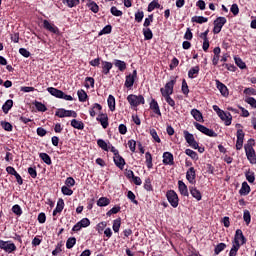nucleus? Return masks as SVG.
Returning a JSON list of instances; mask_svg holds the SVG:
<instances>
[{"label":"nucleus","mask_w":256,"mask_h":256,"mask_svg":"<svg viewBox=\"0 0 256 256\" xmlns=\"http://www.w3.org/2000/svg\"><path fill=\"white\" fill-rule=\"evenodd\" d=\"M245 177L248 183H255V172H251L250 170H248L247 172H245Z\"/></svg>","instance_id":"nucleus-46"},{"label":"nucleus","mask_w":256,"mask_h":256,"mask_svg":"<svg viewBox=\"0 0 256 256\" xmlns=\"http://www.w3.org/2000/svg\"><path fill=\"white\" fill-rule=\"evenodd\" d=\"M245 149L246 157L250 163H255L256 159V154H255V149L251 146H248Z\"/></svg>","instance_id":"nucleus-16"},{"label":"nucleus","mask_w":256,"mask_h":256,"mask_svg":"<svg viewBox=\"0 0 256 256\" xmlns=\"http://www.w3.org/2000/svg\"><path fill=\"white\" fill-rule=\"evenodd\" d=\"M245 103H248L252 109H256V99L254 97H247Z\"/></svg>","instance_id":"nucleus-62"},{"label":"nucleus","mask_w":256,"mask_h":256,"mask_svg":"<svg viewBox=\"0 0 256 256\" xmlns=\"http://www.w3.org/2000/svg\"><path fill=\"white\" fill-rule=\"evenodd\" d=\"M0 249H2V251H5V253L11 254L17 251V246L15 245V243L11 242V240H0Z\"/></svg>","instance_id":"nucleus-5"},{"label":"nucleus","mask_w":256,"mask_h":256,"mask_svg":"<svg viewBox=\"0 0 256 256\" xmlns=\"http://www.w3.org/2000/svg\"><path fill=\"white\" fill-rule=\"evenodd\" d=\"M199 71H201V68H199V65L192 67L188 71V77L189 79H195L199 76Z\"/></svg>","instance_id":"nucleus-24"},{"label":"nucleus","mask_w":256,"mask_h":256,"mask_svg":"<svg viewBox=\"0 0 256 256\" xmlns=\"http://www.w3.org/2000/svg\"><path fill=\"white\" fill-rule=\"evenodd\" d=\"M127 101L132 107H139V105H145V97L143 95L130 94L127 96Z\"/></svg>","instance_id":"nucleus-2"},{"label":"nucleus","mask_w":256,"mask_h":256,"mask_svg":"<svg viewBox=\"0 0 256 256\" xmlns=\"http://www.w3.org/2000/svg\"><path fill=\"white\" fill-rule=\"evenodd\" d=\"M178 191L183 197H189V188H187V184L183 180L178 181Z\"/></svg>","instance_id":"nucleus-14"},{"label":"nucleus","mask_w":256,"mask_h":256,"mask_svg":"<svg viewBox=\"0 0 256 256\" xmlns=\"http://www.w3.org/2000/svg\"><path fill=\"white\" fill-rule=\"evenodd\" d=\"M239 249H241V244H235L233 243L232 248L229 252V256H236L239 252Z\"/></svg>","instance_id":"nucleus-45"},{"label":"nucleus","mask_w":256,"mask_h":256,"mask_svg":"<svg viewBox=\"0 0 256 256\" xmlns=\"http://www.w3.org/2000/svg\"><path fill=\"white\" fill-rule=\"evenodd\" d=\"M43 27L46 29V31H49L54 35H61L59 27H57L55 24H51L49 20H43Z\"/></svg>","instance_id":"nucleus-9"},{"label":"nucleus","mask_w":256,"mask_h":256,"mask_svg":"<svg viewBox=\"0 0 256 256\" xmlns=\"http://www.w3.org/2000/svg\"><path fill=\"white\" fill-rule=\"evenodd\" d=\"M63 3L67 5L70 9H73V7H77L79 3H81L80 0H63Z\"/></svg>","instance_id":"nucleus-42"},{"label":"nucleus","mask_w":256,"mask_h":256,"mask_svg":"<svg viewBox=\"0 0 256 256\" xmlns=\"http://www.w3.org/2000/svg\"><path fill=\"white\" fill-rule=\"evenodd\" d=\"M191 115L195 119V121H198L199 123L203 122V114L198 109H192Z\"/></svg>","instance_id":"nucleus-27"},{"label":"nucleus","mask_w":256,"mask_h":256,"mask_svg":"<svg viewBox=\"0 0 256 256\" xmlns=\"http://www.w3.org/2000/svg\"><path fill=\"white\" fill-rule=\"evenodd\" d=\"M124 85L127 89H131V87L135 85V78H133V76L127 75Z\"/></svg>","instance_id":"nucleus-37"},{"label":"nucleus","mask_w":256,"mask_h":256,"mask_svg":"<svg viewBox=\"0 0 256 256\" xmlns=\"http://www.w3.org/2000/svg\"><path fill=\"white\" fill-rule=\"evenodd\" d=\"M145 159H146V167H148V169H153V155H151V152L145 153Z\"/></svg>","instance_id":"nucleus-34"},{"label":"nucleus","mask_w":256,"mask_h":256,"mask_svg":"<svg viewBox=\"0 0 256 256\" xmlns=\"http://www.w3.org/2000/svg\"><path fill=\"white\" fill-rule=\"evenodd\" d=\"M61 192L63 193V195H73V191L71 190V188H69V186H62Z\"/></svg>","instance_id":"nucleus-64"},{"label":"nucleus","mask_w":256,"mask_h":256,"mask_svg":"<svg viewBox=\"0 0 256 256\" xmlns=\"http://www.w3.org/2000/svg\"><path fill=\"white\" fill-rule=\"evenodd\" d=\"M96 120L99 121L103 129H107L109 127V116L107 114L105 113L99 114Z\"/></svg>","instance_id":"nucleus-15"},{"label":"nucleus","mask_w":256,"mask_h":256,"mask_svg":"<svg viewBox=\"0 0 256 256\" xmlns=\"http://www.w3.org/2000/svg\"><path fill=\"white\" fill-rule=\"evenodd\" d=\"M216 87L220 91L222 97H229V89L219 80H215Z\"/></svg>","instance_id":"nucleus-12"},{"label":"nucleus","mask_w":256,"mask_h":256,"mask_svg":"<svg viewBox=\"0 0 256 256\" xmlns=\"http://www.w3.org/2000/svg\"><path fill=\"white\" fill-rule=\"evenodd\" d=\"M183 135L186 143H188V145L192 147V149H197L199 147V143L195 140V136H193V134H191L187 130H184Z\"/></svg>","instance_id":"nucleus-6"},{"label":"nucleus","mask_w":256,"mask_h":256,"mask_svg":"<svg viewBox=\"0 0 256 256\" xmlns=\"http://www.w3.org/2000/svg\"><path fill=\"white\" fill-rule=\"evenodd\" d=\"M71 127H73L74 129H78L79 131H83V129H85V124L83 123V121L72 119Z\"/></svg>","instance_id":"nucleus-26"},{"label":"nucleus","mask_w":256,"mask_h":256,"mask_svg":"<svg viewBox=\"0 0 256 256\" xmlns=\"http://www.w3.org/2000/svg\"><path fill=\"white\" fill-rule=\"evenodd\" d=\"M77 243V239L75 237H70L66 241V249H73Z\"/></svg>","instance_id":"nucleus-44"},{"label":"nucleus","mask_w":256,"mask_h":256,"mask_svg":"<svg viewBox=\"0 0 256 256\" xmlns=\"http://www.w3.org/2000/svg\"><path fill=\"white\" fill-rule=\"evenodd\" d=\"M12 212L14 213V215H17L18 217H21L23 215V209H21V206H19L18 204H15L12 207Z\"/></svg>","instance_id":"nucleus-51"},{"label":"nucleus","mask_w":256,"mask_h":256,"mask_svg":"<svg viewBox=\"0 0 256 256\" xmlns=\"http://www.w3.org/2000/svg\"><path fill=\"white\" fill-rule=\"evenodd\" d=\"M56 117H60V119H63L64 117H73L74 119H77V112L75 110H65V108H60L55 113Z\"/></svg>","instance_id":"nucleus-7"},{"label":"nucleus","mask_w":256,"mask_h":256,"mask_svg":"<svg viewBox=\"0 0 256 256\" xmlns=\"http://www.w3.org/2000/svg\"><path fill=\"white\" fill-rule=\"evenodd\" d=\"M225 249H227V244L221 242V243H219L218 245L215 246L214 254L219 255V253H221L222 251H225Z\"/></svg>","instance_id":"nucleus-38"},{"label":"nucleus","mask_w":256,"mask_h":256,"mask_svg":"<svg viewBox=\"0 0 256 256\" xmlns=\"http://www.w3.org/2000/svg\"><path fill=\"white\" fill-rule=\"evenodd\" d=\"M128 147L132 153H135L137 149V141L131 139L128 141Z\"/></svg>","instance_id":"nucleus-61"},{"label":"nucleus","mask_w":256,"mask_h":256,"mask_svg":"<svg viewBox=\"0 0 256 256\" xmlns=\"http://www.w3.org/2000/svg\"><path fill=\"white\" fill-rule=\"evenodd\" d=\"M197 177V174L195 172V168L194 167H190L188 169V171L186 172V179L189 183H191V185H195V183H197V181L195 180Z\"/></svg>","instance_id":"nucleus-11"},{"label":"nucleus","mask_w":256,"mask_h":256,"mask_svg":"<svg viewBox=\"0 0 256 256\" xmlns=\"http://www.w3.org/2000/svg\"><path fill=\"white\" fill-rule=\"evenodd\" d=\"M12 108H13V100L9 99L3 104L2 111L3 113H5V115H7V113H9V111H11Z\"/></svg>","instance_id":"nucleus-29"},{"label":"nucleus","mask_w":256,"mask_h":256,"mask_svg":"<svg viewBox=\"0 0 256 256\" xmlns=\"http://www.w3.org/2000/svg\"><path fill=\"white\" fill-rule=\"evenodd\" d=\"M150 109L151 111H153V113H155V115H159V117H161V108H159V103L157 102V100H151Z\"/></svg>","instance_id":"nucleus-21"},{"label":"nucleus","mask_w":256,"mask_h":256,"mask_svg":"<svg viewBox=\"0 0 256 256\" xmlns=\"http://www.w3.org/2000/svg\"><path fill=\"white\" fill-rule=\"evenodd\" d=\"M1 127L4 129V131H13V125H11L9 122L2 121Z\"/></svg>","instance_id":"nucleus-63"},{"label":"nucleus","mask_w":256,"mask_h":256,"mask_svg":"<svg viewBox=\"0 0 256 256\" xmlns=\"http://www.w3.org/2000/svg\"><path fill=\"white\" fill-rule=\"evenodd\" d=\"M166 198L168 203H170L171 207L174 209H177L179 207V195H177V192L175 190H168L166 192Z\"/></svg>","instance_id":"nucleus-3"},{"label":"nucleus","mask_w":256,"mask_h":256,"mask_svg":"<svg viewBox=\"0 0 256 256\" xmlns=\"http://www.w3.org/2000/svg\"><path fill=\"white\" fill-rule=\"evenodd\" d=\"M207 21H209V19L203 16H193L191 18L192 23H198L199 25H203V23H207Z\"/></svg>","instance_id":"nucleus-32"},{"label":"nucleus","mask_w":256,"mask_h":256,"mask_svg":"<svg viewBox=\"0 0 256 256\" xmlns=\"http://www.w3.org/2000/svg\"><path fill=\"white\" fill-rule=\"evenodd\" d=\"M127 198L134 203V205H139V201H137L135 193L129 190L127 193Z\"/></svg>","instance_id":"nucleus-56"},{"label":"nucleus","mask_w":256,"mask_h":256,"mask_svg":"<svg viewBox=\"0 0 256 256\" xmlns=\"http://www.w3.org/2000/svg\"><path fill=\"white\" fill-rule=\"evenodd\" d=\"M88 9H90V11H92V13H99V5H97V3H95L94 1L89 2L87 4Z\"/></svg>","instance_id":"nucleus-47"},{"label":"nucleus","mask_w":256,"mask_h":256,"mask_svg":"<svg viewBox=\"0 0 256 256\" xmlns=\"http://www.w3.org/2000/svg\"><path fill=\"white\" fill-rule=\"evenodd\" d=\"M63 242H59L57 245H56V248L52 251V255L53 256H57L59 255V253H61V251H63Z\"/></svg>","instance_id":"nucleus-60"},{"label":"nucleus","mask_w":256,"mask_h":256,"mask_svg":"<svg viewBox=\"0 0 256 256\" xmlns=\"http://www.w3.org/2000/svg\"><path fill=\"white\" fill-rule=\"evenodd\" d=\"M114 163L116 165V167H118V169H120L121 171H123V169H125V158L120 156V154H118L117 156H114Z\"/></svg>","instance_id":"nucleus-18"},{"label":"nucleus","mask_w":256,"mask_h":256,"mask_svg":"<svg viewBox=\"0 0 256 256\" xmlns=\"http://www.w3.org/2000/svg\"><path fill=\"white\" fill-rule=\"evenodd\" d=\"M189 192L192 195L196 201H201L203 199V195L201 194V191L197 189L195 186H189Z\"/></svg>","instance_id":"nucleus-17"},{"label":"nucleus","mask_w":256,"mask_h":256,"mask_svg":"<svg viewBox=\"0 0 256 256\" xmlns=\"http://www.w3.org/2000/svg\"><path fill=\"white\" fill-rule=\"evenodd\" d=\"M185 154L188 155V157H191L193 159V161L199 160V155L197 154V152H195L189 148L185 150Z\"/></svg>","instance_id":"nucleus-41"},{"label":"nucleus","mask_w":256,"mask_h":256,"mask_svg":"<svg viewBox=\"0 0 256 256\" xmlns=\"http://www.w3.org/2000/svg\"><path fill=\"white\" fill-rule=\"evenodd\" d=\"M249 193H251V186L247 182H243L239 194L245 197Z\"/></svg>","instance_id":"nucleus-25"},{"label":"nucleus","mask_w":256,"mask_h":256,"mask_svg":"<svg viewBox=\"0 0 256 256\" xmlns=\"http://www.w3.org/2000/svg\"><path fill=\"white\" fill-rule=\"evenodd\" d=\"M111 69H113V63L102 60V73L103 75H109Z\"/></svg>","instance_id":"nucleus-23"},{"label":"nucleus","mask_w":256,"mask_h":256,"mask_svg":"<svg viewBox=\"0 0 256 256\" xmlns=\"http://www.w3.org/2000/svg\"><path fill=\"white\" fill-rule=\"evenodd\" d=\"M112 228L114 233H119V229H121V218L113 220Z\"/></svg>","instance_id":"nucleus-43"},{"label":"nucleus","mask_w":256,"mask_h":256,"mask_svg":"<svg viewBox=\"0 0 256 256\" xmlns=\"http://www.w3.org/2000/svg\"><path fill=\"white\" fill-rule=\"evenodd\" d=\"M111 31H113V26H111V25H106V26L99 32V36H101V35H109V33H111Z\"/></svg>","instance_id":"nucleus-55"},{"label":"nucleus","mask_w":256,"mask_h":256,"mask_svg":"<svg viewBox=\"0 0 256 256\" xmlns=\"http://www.w3.org/2000/svg\"><path fill=\"white\" fill-rule=\"evenodd\" d=\"M103 106H101V104L99 103H94L92 108H90L89 113H90V117H95V115H97L96 111H102Z\"/></svg>","instance_id":"nucleus-30"},{"label":"nucleus","mask_w":256,"mask_h":256,"mask_svg":"<svg viewBox=\"0 0 256 256\" xmlns=\"http://www.w3.org/2000/svg\"><path fill=\"white\" fill-rule=\"evenodd\" d=\"M218 117L221 119V121H224L226 127H229L231 125V122L233 121V116L230 112H225L222 110L221 114H218Z\"/></svg>","instance_id":"nucleus-10"},{"label":"nucleus","mask_w":256,"mask_h":256,"mask_svg":"<svg viewBox=\"0 0 256 256\" xmlns=\"http://www.w3.org/2000/svg\"><path fill=\"white\" fill-rule=\"evenodd\" d=\"M77 95H78V99H79L80 103H85V101H87V98L89 97L87 95V92H85V90H83V89L78 90Z\"/></svg>","instance_id":"nucleus-36"},{"label":"nucleus","mask_w":256,"mask_h":256,"mask_svg":"<svg viewBox=\"0 0 256 256\" xmlns=\"http://www.w3.org/2000/svg\"><path fill=\"white\" fill-rule=\"evenodd\" d=\"M225 23H227V18L225 17L220 16L214 20V25H216V27H220L221 29H223Z\"/></svg>","instance_id":"nucleus-35"},{"label":"nucleus","mask_w":256,"mask_h":256,"mask_svg":"<svg viewBox=\"0 0 256 256\" xmlns=\"http://www.w3.org/2000/svg\"><path fill=\"white\" fill-rule=\"evenodd\" d=\"M34 105L37 111H40L41 113H45V111H47V106H45V104H43L42 102L35 101Z\"/></svg>","instance_id":"nucleus-48"},{"label":"nucleus","mask_w":256,"mask_h":256,"mask_svg":"<svg viewBox=\"0 0 256 256\" xmlns=\"http://www.w3.org/2000/svg\"><path fill=\"white\" fill-rule=\"evenodd\" d=\"M194 127L197 131H200V133H203V135H206L207 137H217V132H215V130L209 129L203 124L194 122Z\"/></svg>","instance_id":"nucleus-4"},{"label":"nucleus","mask_w":256,"mask_h":256,"mask_svg":"<svg viewBox=\"0 0 256 256\" xmlns=\"http://www.w3.org/2000/svg\"><path fill=\"white\" fill-rule=\"evenodd\" d=\"M47 91L48 93H50V95H52L53 97H56L57 99H61V97H63V91L55 87H48Z\"/></svg>","instance_id":"nucleus-22"},{"label":"nucleus","mask_w":256,"mask_h":256,"mask_svg":"<svg viewBox=\"0 0 256 256\" xmlns=\"http://www.w3.org/2000/svg\"><path fill=\"white\" fill-rule=\"evenodd\" d=\"M113 64L121 73H125V71H127V62L115 59Z\"/></svg>","instance_id":"nucleus-19"},{"label":"nucleus","mask_w":256,"mask_h":256,"mask_svg":"<svg viewBox=\"0 0 256 256\" xmlns=\"http://www.w3.org/2000/svg\"><path fill=\"white\" fill-rule=\"evenodd\" d=\"M110 13H111L114 17H122V16H123V11L117 9L116 6H112V7H111Z\"/></svg>","instance_id":"nucleus-53"},{"label":"nucleus","mask_w":256,"mask_h":256,"mask_svg":"<svg viewBox=\"0 0 256 256\" xmlns=\"http://www.w3.org/2000/svg\"><path fill=\"white\" fill-rule=\"evenodd\" d=\"M162 157V162L164 165H175V158L173 157V153L164 152Z\"/></svg>","instance_id":"nucleus-13"},{"label":"nucleus","mask_w":256,"mask_h":256,"mask_svg":"<svg viewBox=\"0 0 256 256\" xmlns=\"http://www.w3.org/2000/svg\"><path fill=\"white\" fill-rule=\"evenodd\" d=\"M142 33L145 41H151V39H153V31H151V28H143Z\"/></svg>","instance_id":"nucleus-33"},{"label":"nucleus","mask_w":256,"mask_h":256,"mask_svg":"<svg viewBox=\"0 0 256 256\" xmlns=\"http://www.w3.org/2000/svg\"><path fill=\"white\" fill-rule=\"evenodd\" d=\"M111 204V200L107 197H100L97 201L98 207H107V205Z\"/></svg>","instance_id":"nucleus-31"},{"label":"nucleus","mask_w":256,"mask_h":256,"mask_svg":"<svg viewBox=\"0 0 256 256\" xmlns=\"http://www.w3.org/2000/svg\"><path fill=\"white\" fill-rule=\"evenodd\" d=\"M150 135L155 143H161V138L157 134V130H155L154 128L150 129Z\"/></svg>","instance_id":"nucleus-52"},{"label":"nucleus","mask_w":256,"mask_h":256,"mask_svg":"<svg viewBox=\"0 0 256 256\" xmlns=\"http://www.w3.org/2000/svg\"><path fill=\"white\" fill-rule=\"evenodd\" d=\"M97 145L100 147V149H103V151H109V146H107V142H105V140L98 139Z\"/></svg>","instance_id":"nucleus-54"},{"label":"nucleus","mask_w":256,"mask_h":256,"mask_svg":"<svg viewBox=\"0 0 256 256\" xmlns=\"http://www.w3.org/2000/svg\"><path fill=\"white\" fill-rule=\"evenodd\" d=\"M63 209H65V201L63 198L58 199L56 208L53 211V217L57 216V213H62Z\"/></svg>","instance_id":"nucleus-20"},{"label":"nucleus","mask_w":256,"mask_h":256,"mask_svg":"<svg viewBox=\"0 0 256 256\" xmlns=\"http://www.w3.org/2000/svg\"><path fill=\"white\" fill-rule=\"evenodd\" d=\"M233 243L240 246L245 245V243H247V238H245V235H243V230H236Z\"/></svg>","instance_id":"nucleus-8"},{"label":"nucleus","mask_w":256,"mask_h":256,"mask_svg":"<svg viewBox=\"0 0 256 256\" xmlns=\"http://www.w3.org/2000/svg\"><path fill=\"white\" fill-rule=\"evenodd\" d=\"M181 91L186 97L189 95V85L187 84V81L185 79L182 80Z\"/></svg>","instance_id":"nucleus-50"},{"label":"nucleus","mask_w":256,"mask_h":256,"mask_svg":"<svg viewBox=\"0 0 256 256\" xmlns=\"http://www.w3.org/2000/svg\"><path fill=\"white\" fill-rule=\"evenodd\" d=\"M234 61H235V64L237 65V67H239V69H247V64H245V62H243V59H241L239 57H235Z\"/></svg>","instance_id":"nucleus-49"},{"label":"nucleus","mask_w":256,"mask_h":256,"mask_svg":"<svg viewBox=\"0 0 256 256\" xmlns=\"http://www.w3.org/2000/svg\"><path fill=\"white\" fill-rule=\"evenodd\" d=\"M243 220L245 221L246 225H250V223H251V212H249V210H244Z\"/></svg>","instance_id":"nucleus-57"},{"label":"nucleus","mask_w":256,"mask_h":256,"mask_svg":"<svg viewBox=\"0 0 256 256\" xmlns=\"http://www.w3.org/2000/svg\"><path fill=\"white\" fill-rule=\"evenodd\" d=\"M145 191H153V184H151V178H146L144 182Z\"/></svg>","instance_id":"nucleus-59"},{"label":"nucleus","mask_w":256,"mask_h":256,"mask_svg":"<svg viewBox=\"0 0 256 256\" xmlns=\"http://www.w3.org/2000/svg\"><path fill=\"white\" fill-rule=\"evenodd\" d=\"M85 81H86L85 83L86 89H89V85L92 88L95 87V79L93 77H86Z\"/></svg>","instance_id":"nucleus-58"},{"label":"nucleus","mask_w":256,"mask_h":256,"mask_svg":"<svg viewBox=\"0 0 256 256\" xmlns=\"http://www.w3.org/2000/svg\"><path fill=\"white\" fill-rule=\"evenodd\" d=\"M39 157L42 161L46 163V165H51L53 162L51 161V156L49 154L42 152L39 154Z\"/></svg>","instance_id":"nucleus-39"},{"label":"nucleus","mask_w":256,"mask_h":256,"mask_svg":"<svg viewBox=\"0 0 256 256\" xmlns=\"http://www.w3.org/2000/svg\"><path fill=\"white\" fill-rule=\"evenodd\" d=\"M108 107L110 111H115V96L114 95H109L107 99Z\"/></svg>","instance_id":"nucleus-40"},{"label":"nucleus","mask_w":256,"mask_h":256,"mask_svg":"<svg viewBox=\"0 0 256 256\" xmlns=\"http://www.w3.org/2000/svg\"><path fill=\"white\" fill-rule=\"evenodd\" d=\"M155 9H163V6L159 4V0H153L148 5V13H151L152 11H155Z\"/></svg>","instance_id":"nucleus-28"},{"label":"nucleus","mask_w":256,"mask_h":256,"mask_svg":"<svg viewBox=\"0 0 256 256\" xmlns=\"http://www.w3.org/2000/svg\"><path fill=\"white\" fill-rule=\"evenodd\" d=\"M177 83V78H174L167 82L164 88H160V93L162 97H166L168 95H173V91L175 89V84Z\"/></svg>","instance_id":"nucleus-1"}]
</instances>
